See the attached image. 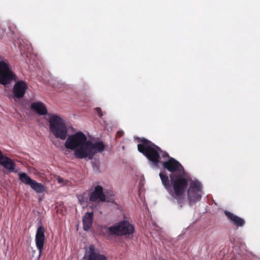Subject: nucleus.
<instances>
[{
    "label": "nucleus",
    "instance_id": "1",
    "mask_svg": "<svg viewBox=\"0 0 260 260\" xmlns=\"http://www.w3.org/2000/svg\"><path fill=\"white\" fill-rule=\"evenodd\" d=\"M163 168L172 174L170 180L166 171H161L159 176L162 184L172 199L176 200L182 208L184 202V195L188 186V179L183 176L184 170L180 163L172 157L162 162Z\"/></svg>",
    "mask_w": 260,
    "mask_h": 260
},
{
    "label": "nucleus",
    "instance_id": "2",
    "mask_svg": "<svg viewBox=\"0 0 260 260\" xmlns=\"http://www.w3.org/2000/svg\"><path fill=\"white\" fill-rule=\"evenodd\" d=\"M64 146L67 149L74 151L76 158H88L90 160L93 158L96 153L103 151L105 147L103 142L93 143L87 140L86 136L81 132L69 136L65 142Z\"/></svg>",
    "mask_w": 260,
    "mask_h": 260
},
{
    "label": "nucleus",
    "instance_id": "3",
    "mask_svg": "<svg viewBox=\"0 0 260 260\" xmlns=\"http://www.w3.org/2000/svg\"><path fill=\"white\" fill-rule=\"evenodd\" d=\"M137 140L140 143L137 146L138 151L154 165H157L160 162V154L164 158L169 157L168 153L162 151L160 147L151 141L144 138H137Z\"/></svg>",
    "mask_w": 260,
    "mask_h": 260
},
{
    "label": "nucleus",
    "instance_id": "4",
    "mask_svg": "<svg viewBox=\"0 0 260 260\" xmlns=\"http://www.w3.org/2000/svg\"><path fill=\"white\" fill-rule=\"evenodd\" d=\"M50 132L56 138L65 140L68 136V128L63 120L59 116L52 115L48 120Z\"/></svg>",
    "mask_w": 260,
    "mask_h": 260
},
{
    "label": "nucleus",
    "instance_id": "5",
    "mask_svg": "<svg viewBox=\"0 0 260 260\" xmlns=\"http://www.w3.org/2000/svg\"><path fill=\"white\" fill-rule=\"evenodd\" d=\"M111 235L115 236H129L134 234V226L127 220L120 221L108 228Z\"/></svg>",
    "mask_w": 260,
    "mask_h": 260
},
{
    "label": "nucleus",
    "instance_id": "6",
    "mask_svg": "<svg viewBox=\"0 0 260 260\" xmlns=\"http://www.w3.org/2000/svg\"><path fill=\"white\" fill-rule=\"evenodd\" d=\"M16 79V76L11 69L8 60L2 59L0 61V83L5 85Z\"/></svg>",
    "mask_w": 260,
    "mask_h": 260
},
{
    "label": "nucleus",
    "instance_id": "7",
    "mask_svg": "<svg viewBox=\"0 0 260 260\" xmlns=\"http://www.w3.org/2000/svg\"><path fill=\"white\" fill-rule=\"evenodd\" d=\"M202 185L198 181L190 183L187 191V198L189 206L201 200L202 198Z\"/></svg>",
    "mask_w": 260,
    "mask_h": 260
},
{
    "label": "nucleus",
    "instance_id": "8",
    "mask_svg": "<svg viewBox=\"0 0 260 260\" xmlns=\"http://www.w3.org/2000/svg\"><path fill=\"white\" fill-rule=\"evenodd\" d=\"M45 232V228L42 225H40L38 228L35 236V243L36 247L39 251L38 259L40 258V257L44 249V246L46 240Z\"/></svg>",
    "mask_w": 260,
    "mask_h": 260
},
{
    "label": "nucleus",
    "instance_id": "9",
    "mask_svg": "<svg viewBox=\"0 0 260 260\" xmlns=\"http://www.w3.org/2000/svg\"><path fill=\"white\" fill-rule=\"evenodd\" d=\"M0 165L9 171V172L16 173V164L9 157L4 155L0 150Z\"/></svg>",
    "mask_w": 260,
    "mask_h": 260
},
{
    "label": "nucleus",
    "instance_id": "10",
    "mask_svg": "<svg viewBox=\"0 0 260 260\" xmlns=\"http://www.w3.org/2000/svg\"><path fill=\"white\" fill-rule=\"evenodd\" d=\"M27 89V86L24 81H17L14 85L13 88V93L14 98L17 99L23 98Z\"/></svg>",
    "mask_w": 260,
    "mask_h": 260
},
{
    "label": "nucleus",
    "instance_id": "11",
    "mask_svg": "<svg viewBox=\"0 0 260 260\" xmlns=\"http://www.w3.org/2000/svg\"><path fill=\"white\" fill-rule=\"evenodd\" d=\"M86 256L88 260H107V257L105 255L101 254L93 245L89 246Z\"/></svg>",
    "mask_w": 260,
    "mask_h": 260
},
{
    "label": "nucleus",
    "instance_id": "12",
    "mask_svg": "<svg viewBox=\"0 0 260 260\" xmlns=\"http://www.w3.org/2000/svg\"><path fill=\"white\" fill-rule=\"evenodd\" d=\"M106 200V196L103 192V188L100 185L95 187L94 191L91 193L89 200L91 202H96L98 200L101 202H105Z\"/></svg>",
    "mask_w": 260,
    "mask_h": 260
},
{
    "label": "nucleus",
    "instance_id": "13",
    "mask_svg": "<svg viewBox=\"0 0 260 260\" xmlns=\"http://www.w3.org/2000/svg\"><path fill=\"white\" fill-rule=\"evenodd\" d=\"M224 213L230 222L237 227H242L245 224V221L243 218L226 210L224 211Z\"/></svg>",
    "mask_w": 260,
    "mask_h": 260
},
{
    "label": "nucleus",
    "instance_id": "14",
    "mask_svg": "<svg viewBox=\"0 0 260 260\" xmlns=\"http://www.w3.org/2000/svg\"><path fill=\"white\" fill-rule=\"evenodd\" d=\"M93 217V212H87L83 217V228L84 231H88L91 227Z\"/></svg>",
    "mask_w": 260,
    "mask_h": 260
},
{
    "label": "nucleus",
    "instance_id": "15",
    "mask_svg": "<svg viewBox=\"0 0 260 260\" xmlns=\"http://www.w3.org/2000/svg\"><path fill=\"white\" fill-rule=\"evenodd\" d=\"M30 107L40 115H44L47 113V109L42 103H32Z\"/></svg>",
    "mask_w": 260,
    "mask_h": 260
},
{
    "label": "nucleus",
    "instance_id": "16",
    "mask_svg": "<svg viewBox=\"0 0 260 260\" xmlns=\"http://www.w3.org/2000/svg\"><path fill=\"white\" fill-rule=\"evenodd\" d=\"M19 180L26 185H31L34 180H32L25 173H20L18 174Z\"/></svg>",
    "mask_w": 260,
    "mask_h": 260
},
{
    "label": "nucleus",
    "instance_id": "17",
    "mask_svg": "<svg viewBox=\"0 0 260 260\" xmlns=\"http://www.w3.org/2000/svg\"><path fill=\"white\" fill-rule=\"evenodd\" d=\"M30 187L38 193H42L45 190V186L41 183L34 180Z\"/></svg>",
    "mask_w": 260,
    "mask_h": 260
},
{
    "label": "nucleus",
    "instance_id": "18",
    "mask_svg": "<svg viewBox=\"0 0 260 260\" xmlns=\"http://www.w3.org/2000/svg\"><path fill=\"white\" fill-rule=\"evenodd\" d=\"M95 111L99 117H102L103 116L102 111L100 108H96Z\"/></svg>",
    "mask_w": 260,
    "mask_h": 260
},
{
    "label": "nucleus",
    "instance_id": "19",
    "mask_svg": "<svg viewBox=\"0 0 260 260\" xmlns=\"http://www.w3.org/2000/svg\"><path fill=\"white\" fill-rule=\"evenodd\" d=\"M124 132L123 131H118L116 135V138H119L121 137L123 135Z\"/></svg>",
    "mask_w": 260,
    "mask_h": 260
},
{
    "label": "nucleus",
    "instance_id": "20",
    "mask_svg": "<svg viewBox=\"0 0 260 260\" xmlns=\"http://www.w3.org/2000/svg\"><path fill=\"white\" fill-rule=\"evenodd\" d=\"M58 182H59V183H61V182H62V178H59L58 179Z\"/></svg>",
    "mask_w": 260,
    "mask_h": 260
}]
</instances>
